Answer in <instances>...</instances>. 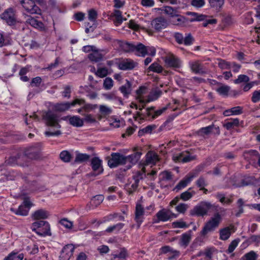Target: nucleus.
Here are the masks:
<instances>
[{
    "label": "nucleus",
    "instance_id": "4be33fe9",
    "mask_svg": "<svg viewBox=\"0 0 260 260\" xmlns=\"http://www.w3.org/2000/svg\"><path fill=\"white\" fill-rule=\"evenodd\" d=\"M191 239V231L189 230L187 232L183 234L179 242L180 246L186 248L188 246Z\"/></svg>",
    "mask_w": 260,
    "mask_h": 260
},
{
    "label": "nucleus",
    "instance_id": "aec40b11",
    "mask_svg": "<svg viewBox=\"0 0 260 260\" xmlns=\"http://www.w3.org/2000/svg\"><path fill=\"white\" fill-rule=\"evenodd\" d=\"M142 153L141 151L135 152L134 153L128 156H125L126 158L125 163L128 162L130 163L127 166V169H130L133 165L136 164L141 158Z\"/></svg>",
    "mask_w": 260,
    "mask_h": 260
},
{
    "label": "nucleus",
    "instance_id": "13d9d810",
    "mask_svg": "<svg viewBox=\"0 0 260 260\" xmlns=\"http://www.w3.org/2000/svg\"><path fill=\"white\" fill-rule=\"evenodd\" d=\"M194 39L190 34H188L184 38L183 44L186 46H189L193 43Z\"/></svg>",
    "mask_w": 260,
    "mask_h": 260
},
{
    "label": "nucleus",
    "instance_id": "774afa93",
    "mask_svg": "<svg viewBox=\"0 0 260 260\" xmlns=\"http://www.w3.org/2000/svg\"><path fill=\"white\" fill-rule=\"evenodd\" d=\"M251 101L254 103L260 101V90H255L253 92Z\"/></svg>",
    "mask_w": 260,
    "mask_h": 260
},
{
    "label": "nucleus",
    "instance_id": "603ef678",
    "mask_svg": "<svg viewBox=\"0 0 260 260\" xmlns=\"http://www.w3.org/2000/svg\"><path fill=\"white\" fill-rule=\"evenodd\" d=\"M237 203L238 204L239 211L236 213L235 215L236 217H239L240 215L244 212V201L242 199H239Z\"/></svg>",
    "mask_w": 260,
    "mask_h": 260
},
{
    "label": "nucleus",
    "instance_id": "6e6552de",
    "mask_svg": "<svg viewBox=\"0 0 260 260\" xmlns=\"http://www.w3.org/2000/svg\"><path fill=\"white\" fill-rule=\"evenodd\" d=\"M102 160L98 157H93L90 161V166L92 171L88 174L89 176L95 177L103 174L104 168Z\"/></svg>",
    "mask_w": 260,
    "mask_h": 260
},
{
    "label": "nucleus",
    "instance_id": "37998d69",
    "mask_svg": "<svg viewBox=\"0 0 260 260\" xmlns=\"http://www.w3.org/2000/svg\"><path fill=\"white\" fill-rule=\"evenodd\" d=\"M211 7L219 9L224 4V0H209Z\"/></svg>",
    "mask_w": 260,
    "mask_h": 260
},
{
    "label": "nucleus",
    "instance_id": "5fc2aeb1",
    "mask_svg": "<svg viewBox=\"0 0 260 260\" xmlns=\"http://www.w3.org/2000/svg\"><path fill=\"white\" fill-rule=\"evenodd\" d=\"M188 205L185 203H180L175 207V209L180 213L184 214L188 208Z\"/></svg>",
    "mask_w": 260,
    "mask_h": 260
},
{
    "label": "nucleus",
    "instance_id": "69168bd1",
    "mask_svg": "<svg viewBox=\"0 0 260 260\" xmlns=\"http://www.w3.org/2000/svg\"><path fill=\"white\" fill-rule=\"evenodd\" d=\"M107 74L108 70L106 68L99 69L96 73V75L101 78L106 77Z\"/></svg>",
    "mask_w": 260,
    "mask_h": 260
},
{
    "label": "nucleus",
    "instance_id": "58836bf2",
    "mask_svg": "<svg viewBox=\"0 0 260 260\" xmlns=\"http://www.w3.org/2000/svg\"><path fill=\"white\" fill-rule=\"evenodd\" d=\"M258 255L254 251H250V252L245 254L242 257V260H256Z\"/></svg>",
    "mask_w": 260,
    "mask_h": 260
},
{
    "label": "nucleus",
    "instance_id": "6e6d98bb",
    "mask_svg": "<svg viewBox=\"0 0 260 260\" xmlns=\"http://www.w3.org/2000/svg\"><path fill=\"white\" fill-rule=\"evenodd\" d=\"M161 94L162 91L160 90H155L150 93L149 99L151 101L156 100L161 95Z\"/></svg>",
    "mask_w": 260,
    "mask_h": 260
},
{
    "label": "nucleus",
    "instance_id": "dca6fc26",
    "mask_svg": "<svg viewBox=\"0 0 260 260\" xmlns=\"http://www.w3.org/2000/svg\"><path fill=\"white\" fill-rule=\"evenodd\" d=\"M189 64L192 72L196 74L202 75L207 73L204 66L199 60L190 61Z\"/></svg>",
    "mask_w": 260,
    "mask_h": 260
},
{
    "label": "nucleus",
    "instance_id": "2f4dec72",
    "mask_svg": "<svg viewBox=\"0 0 260 260\" xmlns=\"http://www.w3.org/2000/svg\"><path fill=\"white\" fill-rule=\"evenodd\" d=\"M124 224L123 223H118L112 226L108 227L105 231L108 233H111L115 232V233H118L124 226Z\"/></svg>",
    "mask_w": 260,
    "mask_h": 260
},
{
    "label": "nucleus",
    "instance_id": "0e129e2a",
    "mask_svg": "<svg viewBox=\"0 0 260 260\" xmlns=\"http://www.w3.org/2000/svg\"><path fill=\"white\" fill-rule=\"evenodd\" d=\"M205 4V0H192L191 5L196 8H201Z\"/></svg>",
    "mask_w": 260,
    "mask_h": 260
},
{
    "label": "nucleus",
    "instance_id": "9b49d317",
    "mask_svg": "<svg viewBox=\"0 0 260 260\" xmlns=\"http://www.w3.org/2000/svg\"><path fill=\"white\" fill-rule=\"evenodd\" d=\"M20 4L23 8L30 14H41V9L35 4V2L27 0L25 2L24 0L20 1Z\"/></svg>",
    "mask_w": 260,
    "mask_h": 260
},
{
    "label": "nucleus",
    "instance_id": "338daca9",
    "mask_svg": "<svg viewBox=\"0 0 260 260\" xmlns=\"http://www.w3.org/2000/svg\"><path fill=\"white\" fill-rule=\"evenodd\" d=\"M144 178L143 173L141 171H138L135 175L133 176V179L135 182L139 183L140 180H142Z\"/></svg>",
    "mask_w": 260,
    "mask_h": 260
},
{
    "label": "nucleus",
    "instance_id": "4c0bfd02",
    "mask_svg": "<svg viewBox=\"0 0 260 260\" xmlns=\"http://www.w3.org/2000/svg\"><path fill=\"white\" fill-rule=\"evenodd\" d=\"M148 69L150 71L157 73H161L163 70L162 67L156 62L152 63Z\"/></svg>",
    "mask_w": 260,
    "mask_h": 260
},
{
    "label": "nucleus",
    "instance_id": "f3484780",
    "mask_svg": "<svg viewBox=\"0 0 260 260\" xmlns=\"http://www.w3.org/2000/svg\"><path fill=\"white\" fill-rule=\"evenodd\" d=\"M144 213V208L140 204H137L135 211V220L137 222V229H139L141 223L143 221V215Z\"/></svg>",
    "mask_w": 260,
    "mask_h": 260
},
{
    "label": "nucleus",
    "instance_id": "c756f323",
    "mask_svg": "<svg viewBox=\"0 0 260 260\" xmlns=\"http://www.w3.org/2000/svg\"><path fill=\"white\" fill-rule=\"evenodd\" d=\"M69 120L70 124L74 126L80 127L83 125V119L77 116L70 117Z\"/></svg>",
    "mask_w": 260,
    "mask_h": 260
},
{
    "label": "nucleus",
    "instance_id": "72a5a7b5",
    "mask_svg": "<svg viewBox=\"0 0 260 260\" xmlns=\"http://www.w3.org/2000/svg\"><path fill=\"white\" fill-rule=\"evenodd\" d=\"M104 197L102 194H99L93 197L90 202V204L94 207H98L103 201Z\"/></svg>",
    "mask_w": 260,
    "mask_h": 260
},
{
    "label": "nucleus",
    "instance_id": "20e7f679",
    "mask_svg": "<svg viewBox=\"0 0 260 260\" xmlns=\"http://www.w3.org/2000/svg\"><path fill=\"white\" fill-rule=\"evenodd\" d=\"M30 228L39 236L51 235L50 224L46 221L41 220L34 222L31 224Z\"/></svg>",
    "mask_w": 260,
    "mask_h": 260
},
{
    "label": "nucleus",
    "instance_id": "f8f14e48",
    "mask_svg": "<svg viewBox=\"0 0 260 260\" xmlns=\"http://www.w3.org/2000/svg\"><path fill=\"white\" fill-rule=\"evenodd\" d=\"M138 66V63L130 58L122 59L118 63L119 69L123 71L132 70Z\"/></svg>",
    "mask_w": 260,
    "mask_h": 260
},
{
    "label": "nucleus",
    "instance_id": "4468645a",
    "mask_svg": "<svg viewBox=\"0 0 260 260\" xmlns=\"http://www.w3.org/2000/svg\"><path fill=\"white\" fill-rule=\"evenodd\" d=\"M157 218L154 219L153 223H158L159 221H167L171 218V211L162 209L159 210L156 214Z\"/></svg>",
    "mask_w": 260,
    "mask_h": 260
},
{
    "label": "nucleus",
    "instance_id": "052dcab7",
    "mask_svg": "<svg viewBox=\"0 0 260 260\" xmlns=\"http://www.w3.org/2000/svg\"><path fill=\"white\" fill-rule=\"evenodd\" d=\"M42 82V80L40 77H36L32 78L30 83V85L32 87H39Z\"/></svg>",
    "mask_w": 260,
    "mask_h": 260
},
{
    "label": "nucleus",
    "instance_id": "680f3d73",
    "mask_svg": "<svg viewBox=\"0 0 260 260\" xmlns=\"http://www.w3.org/2000/svg\"><path fill=\"white\" fill-rule=\"evenodd\" d=\"M196 183L197 186L200 188L207 185L205 178L203 176H200V178L197 180Z\"/></svg>",
    "mask_w": 260,
    "mask_h": 260
},
{
    "label": "nucleus",
    "instance_id": "79ce46f5",
    "mask_svg": "<svg viewBox=\"0 0 260 260\" xmlns=\"http://www.w3.org/2000/svg\"><path fill=\"white\" fill-rule=\"evenodd\" d=\"M254 178L253 177L248 176L242 179L241 181V186H248L253 185L254 183Z\"/></svg>",
    "mask_w": 260,
    "mask_h": 260
},
{
    "label": "nucleus",
    "instance_id": "39448f33",
    "mask_svg": "<svg viewBox=\"0 0 260 260\" xmlns=\"http://www.w3.org/2000/svg\"><path fill=\"white\" fill-rule=\"evenodd\" d=\"M221 220V216L219 213H216L214 216L206 223L201 232L202 236H206L209 232L214 231L218 226Z\"/></svg>",
    "mask_w": 260,
    "mask_h": 260
},
{
    "label": "nucleus",
    "instance_id": "9d476101",
    "mask_svg": "<svg viewBox=\"0 0 260 260\" xmlns=\"http://www.w3.org/2000/svg\"><path fill=\"white\" fill-rule=\"evenodd\" d=\"M125 156L119 153H112L111 158L108 161V165L111 168L117 167L119 165L126 164Z\"/></svg>",
    "mask_w": 260,
    "mask_h": 260
},
{
    "label": "nucleus",
    "instance_id": "5701e85b",
    "mask_svg": "<svg viewBox=\"0 0 260 260\" xmlns=\"http://www.w3.org/2000/svg\"><path fill=\"white\" fill-rule=\"evenodd\" d=\"M146 159L144 165H149L150 164H155L158 160L157 154L151 151H148L146 156Z\"/></svg>",
    "mask_w": 260,
    "mask_h": 260
},
{
    "label": "nucleus",
    "instance_id": "49530a36",
    "mask_svg": "<svg viewBox=\"0 0 260 260\" xmlns=\"http://www.w3.org/2000/svg\"><path fill=\"white\" fill-rule=\"evenodd\" d=\"M190 182V180L187 176H186V177H185L183 179L179 181V182L176 186L175 188L178 190L181 189L182 188L186 187Z\"/></svg>",
    "mask_w": 260,
    "mask_h": 260
},
{
    "label": "nucleus",
    "instance_id": "f257e3e1",
    "mask_svg": "<svg viewBox=\"0 0 260 260\" xmlns=\"http://www.w3.org/2000/svg\"><path fill=\"white\" fill-rule=\"evenodd\" d=\"M121 49L125 52H134L135 54L142 57H145L148 54L147 47L143 44L139 43L135 45L127 42H124L121 45Z\"/></svg>",
    "mask_w": 260,
    "mask_h": 260
},
{
    "label": "nucleus",
    "instance_id": "c85d7f7f",
    "mask_svg": "<svg viewBox=\"0 0 260 260\" xmlns=\"http://www.w3.org/2000/svg\"><path fill=\"white\" fill-rule=\"evenodd\" d=\"M26 22L35 28H39L41 30L44 29V25L43 23L40 21H38L34 18L30 17L29 18H28Z\"/></svg>",
    "mask_w": 260,
    "mask_h": 260
},
{
    "label": "nucleus",
    "instance_id": "e2e57ef3",
    "mask_svg": "<svg viewBox=\"0 0 260 260\" xmlns=\"http://www.w3.org/2000/svg\"><path fill=\"white\" fill-rule=\"evenodd\" d=\"M88 19L91 21H95L97 18L98 13L94 9H91L88 11Z\"/></svg>",
    "mask_w": 260,
    "mask_h": 260
},
{
    "label": "nucleus",
    "instance_id": "864d4df0",
    "mask_svg": "<svg viewBox=\"0 0 260 260\" xmlns=\"http://www.w3.org/2000/svg\"><path fill=\"white\" fill-rule=\"evenodd\" d=\"M172 225L174 228H187L189 226L185 222L182 220L175 221Z\"/></svg>",
    "mask_w": 260,
    "mask_h": 260
},
{
    "label": "nucleus",
    "instance_id": "c9c22d12",
    "mask_svg": "<svg viewBox=\"0 0 260 260\" xmlns=\"http://www.w3.org/2000/svg\"><path fill=\"white\" fill-rule=\"evenodd\" d=\"M239 124V119L238 118H235L226 122L223 126L226 129L230 130L235 126H238Z\"/></svg>",
    "mask_w": 260,
    "mask_h": 260
},
{
    "label": "nucleus",
    "instance_id": "f704fd0d",
    "mask_svg": "<svg viewBox=\"0 0 260 260\" xmlns=\"http://www.w3.org/2000/svg\"><path fill=\"white\" fill-rule=\"evenodd\" d=\"M156 127L154 124L148 125L145 127L141 129L138 132V136L139 137L142 136L145 134H150L152 131Z\"/></svg>",
    "mask_w": 260,
    "mask_h": 260
},
{
    "label": "nucleus",
    "instance_id": "412c9836",
    "mask_svg": "<svg viewBox=\"0 0 260 260\" xmlns=\"http://www.w3.org/2000/svg\"><path fill=\"white\" fill-rule=\"evenodd\" d=\"M234 232V226L233 225L221 229L219 230V238L222 240H226L230 238L232 233Z\"/></svg>",
    "mask_w": 260,
    "mask_h": 260
},
{
    "label": "nucleus",
    "instance_id": "0eeeda50",
    "mask_svg": "<svg viewBox=\"0 0 260 260\" xmlns=\"http://www.w3.org/2000/svg\"><path fill=\"white\" fill-rule=\"evenodd\" d=\"M43 119L48 126L54 127L59 128L61 126L59 124V116L54 112L48 110L43 115Z\"/></svg>",
    "mask_w": 260,
    "mask_h": 260
},
{
    "label": "nucleus",
    "instance_id": "a211bd4d",
    "mask_svg": "<svg viewBox=\"0 0 260 260\" xmlns=\"http://www.w3.org/2000/svg\"><path fill=\"white\" fill-rule=\"evenodd\" d=\"M152 27L157 31H160L165 28L168 25L166 20L162 17H159L153 19L151 22Z\"/></svg>",
    "mask_w": 260,
    "mask_h": 260
},
{
    "label": "nucleus",
    "instance_id": "3c124183",
    "mask_svg": "<svg viewBox=\"0 0 260 260\" xmlns=\"http://www.w3.org/2000/svg\"><path fill=\"white\" fill-rule=\"evenodd\" d=\"M113 86V81L110 77H107L104 81L103 86L106 90L110 89Z\"/></svg>",
    "mask_w": 260,
    "mask_h": 260
},
{
    "label": "nucleus",
    "instance_id": "de8ad7c7",
    "mask_svg": "<svg viewBox=\"0 0 260 260\" xmlns=\"http://www.w3.org/2000/svg\"><path fill=\"white\" fill-rule=\"evenodd\" d=\"M240 240L239 238L233 240L231 243L230 244L228 249L227 250V252L229 253H232L234 251L235 248L238 246L239 243L240 242Z\"/></svg>",
    "mask_w": 260,
    "mask_h": 260
},
{
    "label": "nucleus",
    "instance_id": "f03ea898",
    "mask_svg": "<svg viewBox=\"0 0 260 260\" xmlns=\"http://www.w3.org/2000/svg\"><path fill=\"white\" fill-rule=\"evenodd\" d=\"M0 18L6 23L13 28L19 21L17 19L16 11L13 8L10 7L6 9L1 15Z\"/></svg>",
    "mask_w": 260,
    "mask_h": 260
},
{
    "label": "nucleus",
    "instance_id": "ea45409f",
    "mask_svg": "<svg viewBox=\"0 0 260 260\" xmlns=\"http://www.w3.org/2000/svg\"><path fill=\"white\" fill-rule=\"evenodd\" d=\"M59 156L60 159L65 162H70L72 158V155L67 150L62 151L60 153Z\"/></svg>",
    "mask_w": 260,
    "mask_h": 260
},
{
    "label": "nucleus",
    "instance_id": "2eb2a0df",
    "mask_svg": "<svg viewBox=\"0 0 260 260\" xmlns=\"http://www.w3.org/2000/svg\"><path fill=\"white\" fill-rule=\"evenodd\" d=\"M74 247L72 244H68L63 247L59 256V260H69L73 255Z\"/></svg>",
    "mask_w": 260,
    "mask_h": 260
},
{
    "label": "nucleus",
    "instance_id": "cd10ccee",
    "mask_svg": "<svg viewBox=\"0 0 260 260\" xmlns=\"http://www.w3.org/2000/svg\"><path fill=\"white\" fill-rule=\"evenodd\" d=\"M92 52L88 54V58L91 61H94L95 62H99L103 59V55L99 52V51L95 49H93Z\"/></svg>",
    "mask_w": 260,
    "mask_h": 260
},
{
    "label": "nucleus",
    "instance_id": "a19ab883",
    "mask_svg": "<svg viewBox=\"0 0 260 260\" xmlns=\"http://www.w3.org/2000/svg\"><path fill=\"white\" fill-rule=\"evenodd\" d=\"M220 86L216 88V91L220 95H228L230 90V87L227 85H220Z\"/></svg>",
    "mask_w": 260,
    "mask_h": 260
},
{
    "label": "nucleus",
    "instance_id": "1a4fd4ad",
    "mask_svg": "<svg viewBox=\"0 0 260 260\" xmlns=\"http://www.w3.org/2000/svg\"><path fill=\"white\" fill-rule=\"evenodd\" d=\"M24 157L22 153L19 152L17 153L15 155L10 156L5 161V165L14 166L15 165L19 166L20 167H24L28 166L26 161L22 162L20 159L24 158Z\"/></svg>",
    "mask_w": 260,
    "mask_h": 260
},
{
    "label": "nucleus",
    "instance_id": "ddd939ff",
    "mask_svg": "<svg viewBox=\"0 0 260 260\" xmlns=\"http://www.w3.org/2000/svg\"><path fill=\"white\" fill-rule=\"evenodd\" d=\"M164 61L166 65L168 67L179 68L181 66L180 60L173 54L166 56L164 58Z\"/></svg>",
    "mask_w": 260,
    "mask_h": 260
},
{
    "label": "nucleus",
    "instance_id": "b1692460",
    "mask_svg": "<svg viewBox=\"0 0 260 260\" xmlns=\"http://www.w3.org/2000/svg\"><path fill=\"white\" fill-rule=\"evenodd\" d=\"M49 215V212L44 209H39L31 215V217L34 220L45 219L48 218Z\"/></svg>",
    "mask_w": 260,
    "mask_h": 260
},
{
    "label": "nucleus",
    "instance_id": "393cba45",
    "mask_svg": "<svg viewBox=\"0 0 260 260\" xmlns=\"http://www.w3.org/2000/svg\"><path fill=\"white\" fill-rule=\"evenodd\" d=\"M132 83L126 80V83L119 87V90L125 98H128L132 92Z\"/></svg>",
    "mask_w": 260,
    "mask_h": 260
},
{
    "label": "nucleus",
    "instance_id": "bb28decb",
    "mask_svg": "<svg viewBox=\"0 0 260 260\" xmlns=\"http://www.w3.org/2000/svg\"><path fill=\"white\" fill-rule=\"evenodd\" d=\"M89 155L86 153H81L77 151L76 154V157L74 160V163L81 164L87 162L89 160Z\"/></svg>",
    "mask_w": 260,
    "mask_h": 260
},
{
    "label": "nucleus",
    "instance_id": "bf43d9fd",
    "mask_svg": "<svg viewBox=\"0 0 260 260\" xmlns=\"http://www.w3.org/2000/svg\"><path fill=\"white\" fill-rule=\"evenodd\" d=\"M100 112L103 115H108L112 113V110L105 105L100 106Z\"/></svg>",
    "mask_w": 260,
    "mask_h": 260
},
{
    "label": "nucleus",
    "instance_id": "a18cd8bd",
    "mask_svg": "<svg viewBox=\"0 0 260 260\" xmlns=\"http://www.w3.org/2000/svg\"><path fill=\"white\" fill-rule=\"evenodd\" d=\"M164 11L166 14H168L172 18L176 16L178 13V11L176 9H174L170 6L165 7Z\"/></svg>",
    "mask_w": 260,
    "mask_h": 260
},
{
    "label": "nucleus",
    "instance_id": "09e8293b",
    "mask_svg": "<svg viewBox=\"0 0 260 260\" xmlns=\"http://www.w3.org/2000/svg\"><path fill=\"white\" fill-rule=\"evenodd\" d=\"M218 66L222 70H229L231 68V63L222 59H218Z\"/></svg>",
    "mask_w": 260,
    "mask_h": 260
},
{
    "label": "nucleus",
    "instance_id": "c03bdc74",
    "mask_svg": "<svg viewBox=\"0 0 260 260\" xmlns=\"http://www.w3.org/2000/svg\"><path fill=\"white\" fill-rule=\"evenodd\" d=\"M127 256V251L125 248H123L121 249V251L119 252V253L113 255V258H112V259H114L116 258H118L119 259H124Z\"/></svg>",
    "mask_w": 260,
    "mask_h": 260
},
{
    "label": "nucleus",
    "instance_id": "e433bc0d",
    "mask_svg": "<svg viewBox=\"0 0 260 260\" xmlns=\"http://www.w3.org/2000/svg\"><path fill=\"white\" fill-rule=\"evenodd\" d=\"M71 107V105L70 102L57 103L55 106L56 110L60 112L65 111L68 110Z\"/></svg>",
    "mask_w": 260,
    "mask_h": 260
},
{
    "label": "nucleus",
    "instance_id": "473e14b6",
    "mask_svg": "<svg viewBox=\"0 0 260 260\" xmlns=\"http://www.w3.org/2000/svg\"><path fill=\"white\" fill-rule=\"evenodd\" d=\"M196 194L194 191L192 190V188L190 187L188 188V189L182 192L180 196V198L183 201H186L192 198V197Z\"/></svg>",
    "mask_w": 260,
    "mask_h": 260
},
{
    "label": "nucleus",
    "instance_id": "7ed1b4c3",
    "mask_svg": "<svg viewBox=\"0 0 260 260\" xmlns=\"http://www.w3.org/2000/svg\"><path fill=\"white\" fill-rule=\"evenodd\" d=\"M42 145L41 143H35L25 148L24 155L28 159L37 160L42 157Z\"/></svg>",
    "mask_w": 260,
    "mask_h": 260
},
{
    "label": "nucleus",
    "instance_id": "a878e982",
    "mask_svg": "<svg viewBox=\"0 0 260 260\" xmlns=\"http://www.w3.org/2000/svg\"><path fill=\"white\" fill-rule=\"evenodd\" d=\"M189 20L188 18L177 13L176 16L172 18V22L174 25H183L189 22Z\"/></svg>",
    "mask_w": 260,
    "mask_h": 260
},
{
    "label": "nucleus",
    "instance_id": "4d7b16f0",
    "mask_svg": "<svg viewBox=\"0 0 260 260\" xmlns=\"http://www.w3.org/2000/svg\"><path fill=\"white\" fill-rule=\"evenodd\" d=\"M64 90L61 92V94L63 98L69 99L71 98V89L70 85H66Z\"/></svg>",
    "mask_w": 260,
    "mask_h": 260
},
{
    "label": "nucleus",
    "instance_id": "423d86ee",
    "mask_svg": "<svg viewBox=\"0 0 260 260\" xmlns=\"http://www.w3.org/2000/svg\"><path fill=\"white\" fill-rule=\"evenodd\" d=\"M186 15L193 17L189 19V22L204 21L202 24L203 27H207L209 24H215L217 22V20L216 19H207L208 17L207 15L200 14L196 12H187Z\"/></svg>",
    "mask_w": 260,
    "mask_h": 260
},
{
    "label": "nucleus",
    "instance_id": "7c9ffc66",
    "mask_svg": "<svg viewBox=\"0 0 260 260\" xmlns=\"http://www.w3.org/2000/svg\"><path fill=\"white\" fill-rule=\"evenodd\" d=\"M10 210L15 214L21 216H26L29 212V210L22 205H20L17 209L11 208Z\"/></svg>",
    "mask_w": 260,
    "mask_h": 260
},
{
    "label": "nucleus",
    "instance_id": "6ab92c4d",
    "mask_svg": "<svg viewBox=\"0 0 260 260\" xmlns=\"http://www.w3.org/2000/svg\"><path fill=\"white\" fill-rule=\"evenodd\" d=\"M207 213V210L205 206L202 204L194 206L189 211V215L192 216H203Z\"/></svg>",
    "mask_w": 260,
    "mask_h": 260
},
{
    "label": "nucleus",
    "instance_id": "8fccbe9b",
    "mask_svg": "<svg viewBox=\"0 0 260 260\" xmlns=\"http://www.w3.org/2000/svg\"><path fill=\"white\" fill-rule=\"evenodd\" d=\"M249 77L245 75H240L238 78L234 80L235 84H240L242 82L247 83L249 81Z\"/></svg>",
    "mask_w": 260,
    "mask_h": 260
}]
</instances>
